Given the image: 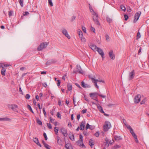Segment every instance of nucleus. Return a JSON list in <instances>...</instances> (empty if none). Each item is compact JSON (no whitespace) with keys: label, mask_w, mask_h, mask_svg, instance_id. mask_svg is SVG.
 I'll return each mask as SVG.
<instances>
[{"label":"nucleus","mask_w":149,"mask_h":149,"mask_svg":"<svg viewBox=\"0 0 149 149\" xmlns=\"http://www.w3.org/2000/svg\"><path fill=\"white\" fill-rule=\"evenodd\" d=\"M90 11L92 13V14L93 15V19L95 24L98 25H100V23L98 20V15L92 9H90Z\"/></svg>","instance_id":"nucleus-1"},{"label":"nucleus","mask_w":149,"mask_h":149,"mask_svg":"<svg viewBox=\"0 0 149 149\" xmlns=\"http://www.w3.org/2000/svg\"><path fill=\"white\" fill-rule=\"evenodd\" d=\"M111 125L110 123L108 121H106L105 124L103 126L104 130L107 131L111 127Z\"/></svg>","instance_id":"nucleus-2"},{"label":"nucleus","mask_w":149,"mask_h":149,"mask_svg":"<svg viewBox=\"0 0 149 149\" xmlns=\"http://www.w3.org/2000/svg\"><path fill=\"white\" fill-rule=\"evenodd\" d=\"M48 44L47 42H45L40 44V45L38 46L37 49L38 51H40L42 49L45 48L47 46Z\"/></svg>","instance_id":"nucleus-3"},{"label":"nucleus","mask_w":149,"mask_h":149,"mask_svg":"<svg viewBox=\"0 0 149 149\" xmlns=\"http://www.w3.org/2000/svg\"><path fill=\"white\" fill-rule=\"evenodd\" d=\"M91 79L92 82L94 84L95 86L97 88H99V86L97 84V82H102L103 83H105V82L104 81L102 80H99L98 79H95L93 78H92Z\"/></svg>","instance_id":"nucleus-4"},{"label":"nucleus","mask_w":149,"mask_h":149,"mask_svg":"<svg viewBox=\"0 0 149 149\" xmlns=\"http://www.w3.org/2000/svg\"><path fill=\"white\" fill-rule=\"evenodd\" d=\"M141 14V11L135 13L134 16V23H135L138 20Z\"/></svg>","instance_id":"nucleus-5"},{"label":"nucleus","mask_w":149,"mask_h":149,"mask_svg":"<svg viewBox=\"0 0 149 149\" xmlns=\"http://www.w3.org/2000/svg\"><path fill=\"white\" fill-rule=\"evenodd\" d=\"M8 107L9 108L11 109L14 111L17 112V109L18 108V107L17 105L15 104L8 105Z\"/></svg>","instance_id":"nucleus-6"},{"label":"nucleus","mask_w":149,"mask_h":149,"mask_svg":"<svg viewBox=\"0 0 149 149\" xmlns=\"http://www.w3.org/2000/svg\"><path fill=\"white\" fill-rule=\"evenodd\" d=\"M76 67L77 70L76 71H74L73 73H76L77 72L80 74H83V70L81 69L80 66L79 65H77Z\"/></svg>","instance_id":"nucleus-7"},{"label":"nucleus","mask_w":149,"mask_h":149,"mask_svg":"<svg viewBox=\"0 0 149 149\" xmlns=\"http://www.w3.org/2000/svg\"><path fill=\"white\" fill-rule=\"evenodd\" d=\"M96 51L98 52L99 54L101 55L102 58H104V54L103 50L100 48H97Z\"/></svg>","instance_id":"nucleus-8"},{"label":"nucleus","mask_w":149,"mask_h":149,"mask_svg":"<svg viewBox=\"0 0 149 149\" xmlns=\"http://www.w3.org/2000/svg\"><path fill=\"white\" fill-rule=\"evenodd\" d=\"M61 32L63 35L68 39L70 38V36L69 35L67 30L65 29H63L61 30Z\"/></svg>","instance_id":"nucleus-9"},{"label":"nucleus","mask_w":149,"mask_h":149,"mask_svg":"<svg viewBox=\"0 0 149 149\" xmlns=\"http://www.w3.org/2000/svg\"><path fill=\"white\" fill-rule=\"evenodd\" d=\"M141 95H137L134 99V102L136 103H138L140 101Z\"/></svg>","instance_id":"nucleus-10"},{"label":"nucleus","mask_w":149,"mask_h":149,"mask_svg":"<svg viewBox=\"0 0 149 149\" xmlns=\"http://www.w3.org/2000/svg\"><path fill=\"white\" fill-rule=\"evenodd\" d=\"M135 76V72L134 70H132L130 72L129 74V80H130L132 79Z\"/></svg>","instance_id":"nucleus-11"},{"label":"nucleus","mask_w":149,"mask_h":149,"mask_svg":"<svg viewBox=\"0 0 149 149\" xmlns=\"http://www.w3.org/2000/svg\"><path fill=\"white\" fill-rule=\"evenodd\" d=\"M60 130L65 136L66 137L67 136L68 134L67 133V130L65 128H62L60 129Z\"/></svg>","instance_id":"nucleus-12"},{"label":"nucleus","mask_w":149,"mask_h":149,"mask_svg":"<svg viewBox=\"0 0 149 149\" xmlns=\"http://www.w3.org/2000/svg\"><path fill=\"white\" fill-rule=\"evenodd\" d=\"M98 93H91L89 95L90 97L92 99H95L97 97L96 95H98Z\"/></svg>","instance_id":"nucleus-13"},{"label":"nucleus","mask_w":149,"mask_h":149,"mask_svg":"<svg viewBox=\"0 0 149 149\" xmlns=\"http://www.w3.org/2000/svg\"><path fill=\"white\" fill-rule=\"evenodd\" d=\"M109 54L110 58L113 60H114L115 58L114 54H113V51L111 50L109 53Z\"/></svg>","instance_id":"nucleus-14"},{"label":"nucleus","mask_w":149,"mask_h":149,"mask_svg":"<svg viewBox=\"0 0 149 149\" xmlns=\"http://www.w3.org/2000/svg\"><path fill=\"white\" fill-rule=\"evenodd\" d=\"M85 122H82L80 125L79 128L81 130H84L85 128Z\"/></svg>","instance_id":"nucleus-15"},{"label":"nucleus","mask_w":149,"mask_h":149,"mask_svg":"<svg viewBox=\"0 0 149 149\" xmlns=\"http://www.w3.org/2000/svg\"><path fill=\"white\" fill-rule=\"evenodd\" d=\"M91 48L93 51H95L97 49V47L96 46L93 44H91L90 45Z\"/></svg>","instance_id":"nucleus-16"},{"label":"nucleus","mask_w":149,"mask_h":149,"mask_svg":"<svg viewBox=\"0 0 149 149\" xmlns=\"http://www.w3.org/2000/svg\"><path fill=\"white\" fill-rule=\"evenodd\" d=\"M33 141L38 146H39L40 147H41V145L39 142L37 138H36L33 139Z\"/></svg>","instance_id":"nucleus-17"},{"label":"nucleus","mask_w":149,"mask_h":149,"mask_svg":"<svg viewBox=\"0 0 149 149\" xmlns=\"http://www.w3.org/2000/svg\"><path fill=\"white\" fill-rule=\"evenodd\" d=\"M114 138L116 141H118L122 140V139L120 136L115 135L114 136Z\"/></svg>","instance_id":"nucleus-18"},{"label":"nucleus","mask_w":149,"mask_h":149,"mask_svg":"<svg viewBox=\"0 0 149 149\" xmlns=\"http://www.w3.org/2000/svg\"><path fill=\"white\" fill-rule=\"evenodd\" d=\"M67 88L68 90L70 91L72 90V85L70 83L67 84Z\"/></svg>","instance_id":"nucleus-19"},{"label":"nucleus","mask_w":149,"mask_h":149,"mask_svg":"<svg viewBox=\"0 0 149 149\" xmlns=\"http://www.w3.org/2000/svg\"><path fill=\"white\" fill-rule=\"evenodd\" d=\"M56 139L57 140V142L60 145L61 143V139H60L59 137L58 136H56Z\"/></svg>","instance_id":"nucleus-20"},{"label":"nucleus","mask_w":149,"mask_h":149,"mask_svg":"<svg viewBox=\"0 0 149 149\" xmlns=\"http://www.w3.org/2000/svg\"><path fill=\"white\" fill-rule=\"evenodd\" d=\"M69 138L72 141L74 140V136L73 134H69Z\"/></svg>","instance_id":"nucleus-21"},{"label":"nucleus","mask_w":149,"mask_h":149,"mask_svg":"<svg viewBox=\"0 0 149 149\" xmlns=\"http://www.w3.org/2000/svg\"><path fill=\"white\" fill-rule=\"evenodd\" d=\"M107 21V22L109 23H110L112 22V19L111 18L109 17H107L106 18Z\"/></svg>","instance_id":"nucleus-22"},{"label":"nucleus","mask_w":149,"mask_h":149,"mask_svg":"<svg viewBox=\"0 0 149 149\" xmlns=\"http://www.w3.org/2000/svg\"><path fill=\"white\" fill-rule=\"evenodd\" d=\"M6 69L4 68H3L1 71V74L3 76L5 75Z\"/></svg>","instance_id":"nucleus-23"},{"label":"nucleus","mask_w":149,"mask_h":149,"mask_svg":"<svg viewBox=\"0 0 149 149\" xmlns=\"http://www.w3.org/2000/svg\"><path fill=\"white\" fill-rule=\"evenodd\" d=\"M98 109L100 111L101 113H104V112L101 106H99L98 107Z\"/></svg>","instance_id":"nucleus-24"},{"label":"nucleus","mask_w":149,"mask_h":149,"mask_svg":"<svg viewBox=\"0 0 149 149\" xmlns=\"http://www.w3.org/2000/svg\"><path fill=\"white\" fill-rule=\"evenodd\" d=\"M89 145L90 146L92 147V146L94 145L93 142V141L91 139H90L89 142Z\"/></svg>","instance_id":"nucleus-25"},{"label":"nucleus","mask_w":149,"mask_h":149,"mask_svg":"<svg viewBox=\"0 0 149 149\" xmlns=\"http://www.w3.org/2000/svg\"><path fill=\"white\" fill-rule=\"evenodd\" d=\"M78 33L79 35V36L80 38H82V37H83V33L81 31H78Z\"/></svg>","instance_id":"nucleus-26"},{"label":"nucleus","mask_w":149,"mask_h":149,"mask_svg":"<svg viewBox=\"0 0 149 149\" xmlns=\"http://www.w3.org/2000/svg\"><path fill=\"white\" fill-rule=\"evenodd\" d=\"M54 131L56 135L58 134V127H55L54 128Z\"/></svg>","instance_id":"nucleus-27"},{"label":"nucleus","mask_w":149,"mask_h":149,"mask_svg":"<svg viewBox=\"0 0 149 149\" xmlns=\"http://www.w3.org/2000/svg\"><path fill=\"white\" fill-rule=\"evenodd\" d=\"M19 3L22 7H23L24 4V0H19Z\"/></svg>","instance_id":"nucleus-28"},{"label":"nucleus","mask_w":149,"mask_h":149,"mask_svg":"<svg viewBox=\"0 0 149 149\" xmlns=\"http://www.w3.org/2000/svg\"><path fill=\"white\" fill-rule=\"evenodd\" d=\"M27 108L32 113H34V112L33 111L31 106L29 105L28 104L27 105Z\"/></svg>","instance_id":"nucleus-29"},{"label":"nucleus","mask_w":149,"mask_h":149,"mask_svg":"<svg viewBox=\"0 0 149 149\" xmlns=\"http://www.w3.org/2000/svg\"><path fill=\"white\" fill-rule=\"evenodd\" d=\"M120 147V146L119 145H116L113 147L112 149H117Z\"/></svg>","instance_id":"nucleus-30"},{"label":"nucleus","mask_w":149,"mask_h":149,"mask_svg":"<svg viewBox=\"0 0 149 149\" xmlns=\"http://www.w3.org/2000/svg\"><path fill=\"white\" fill-rule=\"evenodd\" d=\"M2 121H10V118L7 117L2 118Z\"/></svg>","instance_id":"nucleus-31"},{"label":"nucleus","mask_w":149,"mask_h":149,"mask_svg":"<svg viewBox=\"0 0 149 149\" xmlns=\"http://www.w3.org/2000/svg\"><path fill=\"white\" fill-rule=\"evenodd\" d=\"M79 138L80 140L79 141H78L77 142V143H78L79 141H81V142L82 143L83 141V136L81 134H80L79 135Z\"/></svg>","instance_id":"nucleus-32"},{"label":"nucleus","mask_w":149,"mask_h":149,"mask_svg":"<svg viewBox=\"0 0 149 149\" xmlns=\"http://www.w3.org/2000/svg\"><path fill=\"white\" fill-rule=\"evenodd\" d=\"M70 145L69 143H67V144H65V147L67 149H70Z\"/></svg>","instance_id":"nucleus-33"},{"label":"nucleus","mask_w":149,"mask_h":149,"mask_svg":"<svg viewBox=\"0 0 149 149\" xmlns=\"http://www.w3.org/2000/svg\"><path fill=\"white\" fill-rule=\"evenodd\" d=\"M146 101H147V99L146 98H145L141 101V102L140 103L141 104H144L145 103V102Z\"/></svg>","instance_id":"nucleus-34"},{"label":"nucleus","mask_w":149,"mask_h":149,"mask_svg":"<svg viewBox=\"0 0 149 149\" xmlns=\"http://www.w3.org/2000/svg\"><path fill=\"white\" fill-rule=\"evenodd\" d=\"M120 8L121 10L124 11H125L126 10V8L123 5H121L120 6Z\"/></svg>","instance_id":"nucleus-35"},{"label":"nucleus","mask_w":149,"mask_h":149,"mask_svg":"<svg viewBox=\"0 0 149 149\" xmlns=\"http://www.w3.org/2000/svg\"><path fill=\"white\" fill-rule=\"evenodd\" d=\"M37 123L40 125H42L41 121L39 119H37Z\"/></svg>","instance_id":"nucleus-36"},{"label":"nucleus","mask_w":149,"mask_h":149,"mask_svg":"<svg viewBox=\"0 0 149 149\" xmlns=\"http://www.w3.org/2000/svg\"><path fill=\"white\" fill-rule=\"evenodd\" d=\"M49 119H50V122L52 123H54V122H55V120L52 118L51 117H49Z\"/></svg>","instance_id":"nucleus-37"},{"label":"nucleus","mask_w":149,"mask_h":149,"mask_svg":"<svg viewBox=\"0 0 149 149\" xmlns=\"http://www.w3.org/2000/svg\"><path fill=\"white\" fill-rule=\"evenodd\" d=\"M48 3L51 6H53V4L52 2V0H48Z\"/></svg>","instance_id":"nucleus-38"},{"label":"nucleus","mask_w":149,"mask_h":149,"mask_svg":"<svg viewBox=\"0 0 149 149\" xmlns=\"http://www.w3.org/2000/svg\"><path fill=\"white\" fill-rule=\"evenodd\" d=\"M80 38L81 41L82 42H84L86 41V40L85 38L83 37H82V38Z\"/></svg>","instance_id":"nucleus-39"},{"label":"nucleus","mask_w":149,"mask_h":149,"mask_svg":"<svg viewBox=\"0 0 149 149\" xmlns=\"http://www.w3.org/2000/svg\"><path fill=\"white\" fill-rule=\"evenodd\" d=\"M44 146L45 148H46L47 149H51L50 148V146L49 145L47 144H45Z\"/></svg>","instance_id":"nucleus-40"},{"label":"nucleus","mask_w":149,"mask_h":149,"mask_svg":"<svg viewBox=\"0 0 149 149\" xmlns=\"http://www.w3.org/2000/svg\"><path fill=\"white\" fill-rule=\"evenodd\" d=\"M88 128L91 129V128L90 127V125L88 123H87L86 127V129H88Z\"/></svg>","instance_id":"nucleus-41"},{"label":"nucleus","mask_w":149,"mask_h":149,"mask_svg":"<svg viewBox=\"0 0 149 149\" xmlns=\"http://www.w3.org/2000/svg\"><path fill=\"white\" fill-rule=\"evenodd\" d=\"M30 97V96L29 94H27L25 95V98L26 99H29Z\"/></svg>","instance_id":"nucleus-42"},{"label":"nucleus","mask_w":149,"mask_h":149,"mask_svg":"<svg viewBox=\"0 0 149 149\" xmlns=\"http://www.w3.org/2000/svg\"><path fill=\"white\" fill-rule=\"evenodd\" d=\"M85 84L84 81H83L81 82V85L82 87H83L84 88V87H85Z\"/></svg>","instance_id":"nucleus-43"},{"label":"nucleus","mask_w":149,"mask_h":149,"mask_svg":"<svg viewBox=\"0 0 149 149\" xmlns=\"http://www.w3.org/2000/svg\"><path fill=\"white\" fill-rule=\"evenodd\" d=\"M47 125L48 128L50 129H52V126L51 125L50 123H47Z\"/></svg>","instance_id":"nucleus-44"},{"label":"nucleus","mask_w":149,"mask_h":149,"mask_svg":"<svg viewBox=\"0 0 149 149\" xmlns=\"http://www.w3.org/2000/svg\"><path fill=\"white\" fill-rule=\"evenodd\" d=\"M50 61H51V62L52 64L55 63L56 62V61L54 59L50 60Z\"/></svg>","instance_id":"nucleus-45"},{"label":"nucleus","mask_w":149,"mask_h":149,"mask_svg":"<svg viewBox=\"0 0 149 149\" xmlns=\"http://www.w3.org/2000/svg\"><path fill=\"white\" fill-rule=\"evenodd\" d=\"M51 61H50V60L48 61L46 63V65H48L50 64H51Z\"/></svg>","instance_id":"nucleus-46"},{"label":"nucleus","mask_w":149,"mask_h":149,"mask_svg":"<svg viewBox=\"0 0 149 149\" xmlns=\"http://www.w3.org/2000/svg\"><path fill=\"white\" fill-rule=\"evenodd\" d=\"M91 87V86H90V85L88 84H85V87H84V88H90Z\"/></svg>","instance_id":"nucleus-47"},{"label":"nucleus","mask_w":149,"mask_h":149,"mask_svg":"<svg viewBox=\"0 0 149 149\" xmlns=\"http://www.w3.org/2000/svg\"><path fill=\"white\" fill-rule=\"evenodd\" d=\"M43 136L45 138V139L46 140H47V137L46 135V134L45 133H44L43 134Z\"/></svg>","instance_id":"nucleus-48"},{"label":"nucleus","mask_w":149,"mask_h":149,"mask_svg":"<svg viewBox=\"0 0 149 149\" xmlns=\"http://www.w3.org/2000/svg\"><path fill=\"white\" fill-rule=\"evenodd\" d=\"M57 116L58 118H61V115L59 112H58L56 115Z\"/></svg>","instance_id":"nucleus-49"},{"label":"nucleus","mask_w":149,"mask_h":149,"mask_svg":"<svg viewBox=\"0 0 149 149\" xmlns=\"http://www.w3.org/2000/svg\"><path fill=\"white\" fill-rule=\"evenodd\" d=\"M82 28L83 32L86 33V29L85 27L84 26H82Z\"/></svg>","instance_id":"nucleus-50"},{"label":"nucleus","mask_w":149,"mask_h":149,"mask_svg":"<svg viewBox=\"0 0 149 149\" xmlns=\"http://www.w3.org/2000/svg\"><path fill=\"white\" fill-rule=\"evenodd\" d=\"M124 17L125 19V20L126 21L127 20L128 18V16L126 15H125Z\"/></svg>","instance_id":"nucleus-51"},{"label":"nucleus","mask_w":149,"mask_h":149,"mask_svg":"<svg viewBox=\"0 0 149 149\" xmlns=\"http://www.w3.org/2000/svg\"><path fill=\"white\" fill-rule=\"evenodd\" d=\"M91 31H93L94 33H95V29L92 26H91Z\"/></svg>","instance_id":"nucleus-52"},{"label":"nucleus","mask_w":149,"mask_h":149,"mask_svg":"<svg viewBox=\"0 0 149 149\" xmlns=\"http://www.w3.org/2000/svg\"><path fill=\"white\" fill-rule=\"evenodd\" d=\"M87 110L86 109H83V110H82V111L81 113H84L86 112Z\"/></svg>","instance_id":"nucleus-53"},{"label":"nucleus","mask_w":149,"mask_h":149,"mask_svg":"<svg viewBox=\"0 0 149 149\" xmlns=\"http://www.w3.org/2000/svg\"><path fill=\"white\" fill-rule=\"evenodd\" d=\"M140 37L141 35L140 33H139L138 32L137 35V38H140Z\"/></svg>","instance_id":"nucleus-54"},{"label":"nucleus","mask_w":149,"mask_h":149,"mask_svg":"<svg viewBox=\"0 0 149 149\" xmlns=\"http://www.w3.org/2000/svg\"><path fill=\"white\" fill-rule=\"evenodd\" d=\"M114 104H110L107 105V106L109 107H112L114 106Z\"/></svg>","instance_id":"nucleus-55"},{"label":"nucleus","mask_w":149,"mask_h":149,"mask_svg":"<svg viewBox=\"0 0 149 149\" xmlns=\"http://www.w3.org/2000/svg\"><path fill=\"white\" fill-rule=\"evenodd\" d=\"M95 135L97 137H98L99 136V134L98 132H97L95 134Z\"/></svg>","instance_id":"nucleus-56"},{"label":"nucleus","mask_w":149,"mask_h":149,"mask_svg":"<svg viewBox=\"0 0 149 149\" xmlns=\"http://www.w3.org/2000/svg\"><path fill=\"white\" fill-rule=\"evenodd\" d=\"M58 83H57V85L58 86H59L60 85L61 83V81L60 80H57Z\"/></svg>","instance_id":"nucleus-57"},{"label":"nucleus","mask_w":149,"mask_h":149,"mask_svg":"<svg viewBox=\"0 0 149 149\" xmlns=\"http://www.w3.org/2000/svg\"><path fill=\"white\" fill-rule=\"evenodd\" d=\"M98 95L100 96L103 97V98H105L106 97V96L105 95H102L99 94H98Z\"/></svg>","instance_id":"nucleus-58"},{"label":"nucleus","mask_w":149,"mask_h":149,"mask_svg":"<svg viewBox=\"0 0 149 149\" xmlns=\"http://www.w3.org/2000/svg\"><path fill=\"white\" fill-rule=\"evenodd\" d=\"M106 40L107 41H109V36L108 35H107L106 36Z\"/></svg>","instance_id":"nucleus-59"},{"label":"nucleus","mask_w":149,"mask_h":149,"mask_svg":"<svg viewBox=\"0 0 149 149\" xmlns=\"http://www.w3.org/2000/svg\"><path fill=\"white\" fill-rule=\"evenodd\" d=\"M13 12L12 11H10L8 13V15L9 16H11L12 15Z\"/></svg>","instance_id":"nucleus-60"},{"label":"nucleus","mask_w":149,"mask_h":149,"mask_svg":"<svg viewBox=\"0 0 149 149\" xmlns=\"http://www.w3.org/2000/svg\"><path fill=\"white\" fill-rule=\"evenodd\" d=\"M75 85L77 87H78L79 88H80V89H81V86H80L79 85V84H78L77 83H76L75 84Z\"/></svg>","instance_id":"nucleus-61"},{"label":"nucleus","mask_w":149,"mask_h":149,"mask_svg":"<svg viewBox=\"0 0 149 149\" xmlns=\"http://www.w3.org/2000/svg\"><path fill=\"white\" fill-rule=\"evenodd\" d=\"M135 139V141L136 143L138 142V140L137 139V136H136V137L134 138Z\"/></svg>","instance_id":"nucleus-62"},{"label":"nucleus","mask_w":149,"mask_h":149,"mask_svg":"<svg viewBox=\"0 0 149 149\" xmlns=\"http://www.w3.org/2000/svg\"><path fill=\"white\" fill-rule=\"evenodd\" d=\"M29 13L28 12H25L24 13V15H27L29 14Z\"/></svg>","instance_id":"nucleus-63"},{"label":"nucleus","mask_w":149,"mask_h":149,"mask_svg":"<svg viewBox=\"0 0 149 149\" xmlns=\"http://www.w3.org/2000/svg\"><path fill=\"white\" fill-rule=\"evenodd\" d=\"M131 134H132V135L134 137H134H136V136H137L134 133V132L133 133H132Z\"/></svg>","instance_id":"nucleus-64"}]
</instances>
